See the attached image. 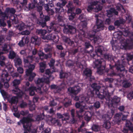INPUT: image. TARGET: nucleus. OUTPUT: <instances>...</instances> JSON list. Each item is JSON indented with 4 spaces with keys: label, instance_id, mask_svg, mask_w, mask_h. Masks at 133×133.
<instances>
[{
    "label": "nucleus",
    "instance_id": "f257e3e1",
    "mask_svg": "<svg viewBox=\"0 0 133 133\" xmlns=\"http://www.w3.org/2000/svg\"><path fill=\"white\" fill-rule=\"evenodd\" d=\"M95 17L96 19V24L93 28L92 31H90L88 33L85 34V32L83 30V29L86 27L87 23L85 22L87 20L86 17L84 14L81 15L79 17V19L80 20L81 22L78 26V28L79 30L78 36H80L79 34L81 32L82 34V35L83 36H85V37L89 39L90 40H93L95 43H97V41L98 40V38L95 37V34L96 32L100 30V22L99 20L98 19L99 16L98 15L96 14Z\"/></svg>",
    "mask_w": 133,
    "mask_h": 133
},
{
    "label": "nucleus",
    "instance_id": "f03ea898",
    "mask_svg": "<svg viewBox=\"0 0 133 133\" xmlns=\"http://www.w3.org/2000/svg\"><path fill=\"white\" fill-rule=\"evenodd\" d=\"M58 24L55 21H52L50 24V26L49 27H46L47 32L50 33L52 31L55 32H52L51 34L45 36H43L42 38L44 39H46L48 40H51L54 42L56 43L58 41L59 37L56 34V32H58L59 28L58 25L63 26H64L65 24L63 20V17L62 16L59 15L58 17Z\"/></svg>",
    "mask_w": 133,
    "mask_h": 133
},
{
    "label": "nucleus",
    "instance_id": "7ed1b4c3",
    "mask_svg": "<svg viewBox=\"0 0 133 133\" xmlns=\"http://www.w3.org/2000/svg\"><path fill=\"white\" fill-rule=\"evenodd\" d=\"M15 11V10L13 8H7L4 12H2L0 14V17L2 19L0 20V26H5L6 24L4 20L9 17L10 20L7 22L9 27L11 26V24L14 25L17 24L18 22V19L16 15H14Z\"/></svg>",
    "mask_w": 133,
    "mask_h": 133
},
{
    "label": "nucleus",
    "instance_id": "20e7f679",
    "mask_svg": "<svg viewBox=\"0 0 133 133\" xmlns=\"http://www.w3.org/2000/svg\"><path fill=\"white\" fill-rule=\"evenodd\" d=\"M34 58L33 56H29L26 58L24 59V66L25 68H28V69H26V75L29 76V81H32L36 76V74L32 72L34 69L35 66L34 64H31L30 63L34 60Z\"/></svg>",
    "mask_w": 133,
    "mask_h": 133
},
{
    "label": "nucleus",
    "instance_id": "39448f33",
    "mask_svg": "<svg viewBox=\"0 0 133 133\" xmlns=\"http://www.w3.org/2000/svg\"><path fill=\"white\" fill-rule=\"evenodd\" d=\"M117 34L119 36L128 37L125 41V43L123 46L125 49L128 48H132L133 47V32L131 33L129 30L124 29L122 31H120Z\"/></svg>",
    "mask_w": 133,
    "mask_h": 133
},
{
    "label": "nucleus",
    "instance_id": "423d86ee",
    "mask_svg": "<svg viewBox=\"0 0 133 133\" xmlns=\"http://www.w3.org/2000/svg\"><path fill=\"white\" fill-rule=\"evenodd\" d=\"M5 69L3 70L1 75V81L4 83V87L5 88H8L9 87L8 82L10 80V77L8 74V73L13 71L12 65H9L6 66Z\"/></svg>",
    "mask_w": 133,
    "mask_h": 133
},
{
    "label": "nucleus",
    "instance_id": "0eeeda50",
    "mask_svg": "<svg viewBox=\"0 0 133 133\" xmlns=\"http://www.w3.org/2000/svg\"><path fill=\"white\" fill-rule=\"evenodd\" d=\"M75 27V25L73 24L68 25L64 27L63 30V32L65 34H73L76 33V35H78V36H76V38H78L82 40V38L83 37H85L82 36V34H81V32L80 33V36H79L78 34L79 30L78 29V30H76Z\"/></svg>",
    "mask_w": 133,
    "mask_h": 133
},
{
    "label": "nucleus",
    "instance_id": "6e6552de",
    "mask_svg": "<svg viewBox=\"0 0 133 133\" xmlns=\"http://www.w3.org/2000/svg\"><path fill=\"white\" fill-rule=\"evenodd\" d=\"M37 81L36 82V83L38 87L37 88H36L34 86L33 84H31L30 87H28L30 85V84L28 82H26V86L25 88V91H29V92L30 95V96H32L35 94V91L40 94H42L41 88L40 87V85H39L37 84Z\"/></svg>",
    "mask_w": 133,
    "mask_h": 133
},
{
    "label": "nucleus",
    "instance_id": "1a4fd4ad",
    "mask_svg": "<svg viewBox=\"0 0 133 133\" xmlns=\"http://www.w3.org/2000/svg\"><path fill=\"white\" fill-rule=\"evenodd\" d=\"M102 96L100 94V96ZM100 98L101 99H103L104 100H105V102L108 103V105L109 108L116 107H117V104L119 102L120 99L117 96H114L111 100L109 97L107 98H106L105 97L103 96L102 98L101 97Z\"/></svg>",
    "mask_w": 133,
    "mask_h": 133
},
{
    "label": "nucleus",
    "instance_id": "9d476101",
    "mask_svg": "<svg viewBox=\"0 0 133 133\" xmlns=\"http://www.w3.org/2000/svg\"><path fill=\"white\" fill-rule=\"evenodd\" d=\"M28 119L24 117L20 120V121L18 122L17 123L18 125H20L21 123L23 124V127L24 129V133H35L37 132V129H34L32 131L31 130V127L29 126L28 125L26 124L27 121Z\"/></svg>",
    "mask_w": 133,
    "mask_h": 133
},
{
    "label": "nucleus",
    "instance_id": "9b49d317",
    "mask_svg": "<svg viewBox=\"0 0 133 133\" xmlns=\"http://www.w3.org/2000/svg\"><path fill=\"white\" fill-rule=\"evenodd\" d=\"M64 116L63 118L62 119L61 121L58 119H55L54 118H52L51 117L49 116V117L47 119H45L47 121H50L53 124H56L59 126L61 125V122L63 121H66L68 120L69 118V115L68 113H65L63 115Z\"/></svg>",
    "mask_w": 133,
    "mask_h": 133
},
{
    "label": "nucleus",
    "instance_id": "f8f14e48",
    "mask_svg": "<svg viewBox=\"0 0 133 133\" xmlns=\"http://www.w3.org/2000/svg\"><path fill=\"white\" fill-rule=\"evenodd\" d=\"M20 83V80H19L15 79L13 82L12 84L13 86L15 87V88L13 90V92L15 94H16L18 97H20L24 95V94L18 88L16 87L19 85Z\"/></svg>",
    "mask_w": 133,
    "mask_h": 133
},
{
    "label": "nucleus",
    "instance_id": "ddd939ff",
    "mask_svg": "<svg viewBox=\"0 0 133 133\" xmlns=\"http://www.w3.org/2000/svg\"><path fill=\"white\" fill-rule=\"evenodd\" d=\"M98 2L97 1H94L90 3V5H89L87 10L89 12L92 10L94 12H97L100 10V5L98 4Z\"/></svg>",
    "mask_w": 133,
    "mask_h": 133
},
{
    "label": "nucleus",
    "instance_id": "4468645a",
    "mask_svg": "<svg viewBox=\"0 0 133 133\" xmlns=\"http://www.w3.org/2000/svg\"><path fill=\"white\" fill-rule=\"evenodd\" d=\"M54 79V77L50 75L47 76L46 78L43 77L41 78H38L37 80V84L38 85H40L41 87H43L45 85L44 83L47 84L49 83L50 82V80H52Z\"/></svg>",
    "mask_w": 133,
    "mask_h": 133
},
{
    "label": "nucleus",
    "instance_id": "2eb2a0df",
    "mask_svg": "<svg viewBox=\"0 0 133 133\" xmlns=\"http://www.w3.org/2000/svg\"><path fill=\"white\" fill-rule=\"evenodd\" d=\"M84 102L82 103L81 102H76L75 104V106L77 108H80V109L79 111V113H77L78 115L80 117H82L83 116V115H81L80 114L83 112L84 111L85 109H86V105L88 103H91V102L89 101V102L87 103L85 102V101H84Z\"/></svg>",
    "mask_w": 133,
    "mask_h": 133
},
{
    "label": "nucleus",
    "instance_id": "dca6fc26",
    "mask_svg": "<svg viewBox=\"0 0 133 133\" xmlns=\"http://www.w3.org/2000/svg\"><path fill=\"white\" fill-rule=\"evenodd\" d=\"M66 84L69 85L67 82L65 83L64 81L60 85H57L55 84H52L50 86V87L51 89L54 90L55 93L59 92L62 89L66 87Z\"/></svg>",
    "mask_w": 133,
    "mask_h": 133
},
{
    "label": "nucleus",
    "instance_id": "f3484780",
    "mask_svg": "<svg viewBox=\"0 0 133 133\" xmlns=\"http://www.w3.org/2000/svg\"><path fill=\"white\" fill-rule=\"evenodd\" d=\"M115 66H112L111 67V68L112 69L113 68H115L116 69V72L118 74L124 70V65H122L119 61H118L117 63H115Z\"/></svg>",
    "mask_w": 133,
    "mask_h": 133
},
{
    "label": "nucleus",
    "instance_id": "a211bd4d",
    "mask_svg": "<svg viewBox=\"0 0 133 133\" xmlns=\"http://www.w3.org/2000/svg\"><path fill=\"white\" fill-rule=\"evenodd\" d=\"M81 90L80 87L78 85L69 87L68 89V91L69 92L75 95H76L78 94Z\"/></svg>",
    "mask_w": 133,
    "mask_h": 133
},
{
    "label": "nucleus",
    "instance_id": "6ab92c4d",
    "mask_svg": "<svg viewBox=\"0 0 133 133\" xmlns=\"http://www.w3.org/2000/svg\"><path fill=\"white\" fill-rule=\"evenodd\" d=\"M74 100L76 101H79L80 102L82 103L84 102V101H85V102L87 103L89 102V98L88 96L86 97L83 95H81L79 97L77 96H76L74 98Z\"/></svg>",
    "mask_w": 133,
    "mask_h": 133
},
{
    "label": "nucleus",
    "instance_id": "aec40b11",
    "mask_svg": "<svg viewBox=\"0 0 133 133\" xmlns=\"http://www.w3.org/2000/svg\"><path fill=\"white\" fill-rule=\"evenodd\" d=\"M4 39V38L3 36H0V47H2L1 46V43ZM2 47V50L5 51L6 52H8L11 49L10 46L9 45L6 44H4Z\"/></svg>",
    "mask_w": 133,
    "mask_h": 133
},
{
    "label": "nucleus",
    "instance_id": "412c9836",
    "mask_svg": "<svg viewBox=\"0 0 133 133\" xmlns=\"http://www.w3.org/2000/svg\"><path fill=\"white\" fill-rule=\"evenodd\" d=\"M122 115V113L116 114L115 116L114 119L113 120L112 122V124L114 125L116 124L119 125L121 121V115Z\"/></svg>",
    "mask_w": 133,
    "mask_h": 133
},
{
    "label": "nucleus",
    "instance_id": "4be33fe9",
    "mask_svg": "<svg viewBox=\"0 0 133 133\" xmlns=\"http://www.w3.org/2000/svg\"><path fill=\"white\" fill-rule=\"evenodd\" d=\"M62 38L63 41L65 43L70 45L74 46L77 45V44L76 43H75L73 41L71 40L69 38L63 36H62Z\"/></svg>",
    "mask_w": 133,
    "mask_h": 133
},
{
    "label": "nucleus",
    "instance_id": "5701e85b",
    "mask_svg": "<svg viewBox=\"0 0 133 133\" xmlns=\"http://www.w3.org/2000/svg\"><path fill=\"white\" fill-rule=\"evenodd\" d=\"M100 75L103 74L104 72H108V70L105 69V61L102 59H100Z\"/></svg>",
    "mask_w": 133,
    "mask_h": 133
},
{
    "label": "nucleus",
    "instance_id": "b1692460",
    "mask_svg": "<svg viewBox=\"0 0 133 133\" xmlns=\"http://www.w3.org/2000/svg\"><path fill=\"white\" fill-rule=\"evenodd\" d=\"M32 23L30 22L27 25H25L22 22L20 23L18 25L15 26L16 28L18 29L19 31H22L25 28H26L27 27L30 26L32 25Z\"/></svg>",
    "mask_w": 133,
    "mask_h": 133
},
{
    "label": "nucleus",
    "instance_id": "393cba45",
    "mask_svg": "<svg viewBox=\"0 0 133 133\" xmlns=\"http://www.w3.org/2000/svg\"><path fill=\"white\" fill-rule=\"evenodd\" d=\"M29 42V37H24L22 38L21 40L18 43V45L20 47L23 46L25 44L28 43Z\"/></svg>",
    "mask_w": 133,
    "mask_h": 133
},
{
    "label": "nucleus",
    "instance_id": "a878e982",
    "mask_svg": "<svg viewBox=\"0 0 133 133\" xmlns=\"http://www.w3.org/2000/svg\"><path fill=\"white\" fill-rule=\"evenodd\" d=\"M91 87L93 88V90L95 91L96 94L97 95L98 98H100V87L95 83L92 84L91 86Z\"/></svg>",
    "mask_w": 133,
    "mask_h": 133
},
{
    "label": "nucleus",
    "instance_id": "bb28decb",
    "mask_svg": "<svg viewBox=\"0 0 133 133\" xmlns=\"http://www.w3.org/2000/svg\"><path fill=\"white\" fill-rule=\"evenodd\" d=\"M118 14V12L114 8H111L110 10H107V15L109 17L112 16L114 14L117 15Z\"/></svg>",
    "mask_w": 133,
    "mask_h": 133
},
{
    "label": "nucleus",
    "instance_id": "cd10ccee",
    "mask_svg": "<svg viewBox=\"0 0 133 133\" xmlns=\"http://www.w3.org/2000/svg\"><path fill=\"white\" fill-rule=\"evenodd\" d=\"M37 2L36 0H34L31 3L29 4L28 8L26 6L24 8L25 11H27L31 9L35 8L37 4Z\"/></svg>",
    "mask_w": 133,
    "mask_h": 133
},
{
    "label": "nucleus",
    "instance_id": "c85d7f7f",
    "mask_svg": "<svg viewBox=\"0 0 133 133\" xmlns=\"http://www.w3.org/2000/svg\"><path fill=\"white\" fill-rule=\"evenodd\" d=\"M38 54L40 58L42 60L44 58L47 59L51 57V55L50 54H44V53L41 51L38 52Z\"/></svg>",
    "mask_w": 133,
    "mask_h": 133
},
{
    "label": "nucleus",
    "instance_id": "c756f323",
    "mask_svg": "<svg viewBox=\"0 0 133 133\" xmlns=\"http://www.w3.org/2000/svg\"><path fill=\"white\" fill-rule=\"evenodd\" d=\"M31 42L36 45H39L41 43V39L37 36H32L31 38Z\"/></svg>",
    "mask_w": 133,
    "mask_h": 133
},
{
    "label": "nucleus",
    "instance_id": "7c9ffc66",
    "mask_svg": "<svg viewBox=\"0 0 133 133\" xmlns=\"http://www.w3.org/2000/svg\"><path fill=\"white\" fill-rule=\"evenodd\" d=\"M27 117H25L27 118L28 120L27 121L26 124L28 125L29 126L31 127V130L32 131L34 129H33V128L31 126L30 122L33 121V120L31 118L33 116V115L32 114H28Z\"/></svg>",
    "mask_w": 133,
    "mask_h": 133
},
{
    "label": "nucleus",
    "instance_id": "2f4dec72",
    "mask_svg": "<svg viewBox=\"0 0 133 133\" xmlns=\"http://www.w3.org/2000/svg\"><path fill=\"white\" fill-rule=\"evenodd\" d=\"M93 67L95 69H97V72L99 74L100 72V61L99 59L96 60L95 62H94Z\"/></svg>",
    "mask_w": 133,
    "mask_h": 133
},
{
    "label": "nucleus",
    "instance_id": "473e14b6",
    "mask_svg": "<svg viewBox=\"0 0 133 133\" xmlns=\"http://www.w3.org/2000/svg\"><path fill=\"white\" fill-rule=\"evenodd\" d=\"M7 100L9 103H11V105L13 104H16L18 102V99L17 97L15 96H13L11 98H8Z\"/></svg>",
    "mask_w": 133,
    "mask_h": 133
},
{
    "label": "nucleus",
    "instance_id": "72a5a7b5",
    "mask_svg": "<svg viewBox=\"0 0 133 133\" xmlns=\"http://www.w3.org/2000/svg\"><path fill=\"white\" fill-rule=\"evenodd\" d=\"M84 119L87 121H89L91 116V113L89 111H86L84 114Z\"/></svg>",
    "mask_w": 133,
    "mask_h": 133
},
{
    "label": "nucleus",
    "instance_id": "f704fd0d",
    "mask_svg": "<svg viewBox=\"0 0 133 133\" xmlns=\"http://www.w3.org/2000/svg\"><path fill=\"white\" fill-rule=\"evenodd\" d=\"M47 31L46 30L44 29H37L36 30V33L42 36V38L43 36H44L46 33Z\"/></svg>",
    "mask_w": 133,
    "mask_h": 133
},
{
    "label": "nucleus",
    "instance_id": "c9c22d12",
    "mask_svg": "<svg viewBox=\"0 0 133 133\" xmlns=\"http://www.w3.org/2000/svg\"><path fill=\"white\" fill-rule=\"evenodd\" d=\"M44 8L45 10L47 11L48 14L50 15H52L54 12L52 9L49 8V5L48 4L44 5Z\"/></svg>",
    "mask_w": 133,
    "mask_h": 133
},
{
    "label": "nucleus",
    "instance_id": "e433bc0d",
    "mask_svg": "<svg viewBox=\"0 0 133 133\" xmlns=\"http://www.w3.org/2000/svg\"><path fill=\"white\" fill-rule=\"evenodd\" d=\"M68 13H70V15H69V20H72L74 18L76 15V14L72 12V9H69L68 11Z\"/></svg>",
    "mask_w": 133,
    "mask_h": 133
},
{
    "label": "nucleus",
    "instance_id": "4c0bfd02",
    "mask_svg": "<svg viewBox=\"0 0 133 133\" xmlns=\"http://www.w3.org/2000/svg\"><path fill=\"white\" fill-rule=\"evenodd\" d=\"M125 22V21L124 19L121 18L116 21L115 22L114 24L115 25L118 26L120 25L121 24H124Z\"/></svg>",
    "mask_w": 133,
    "mask_h": 133
},
{
    "label": "nucleus",
    "instance_id": "58836bf2",
    "mask_svg": "<svg viewBox=\"0 0 133 133\" xmlns=\"http://www.w3.org/2000/svg\"><path fill=\"white\" fill-rule=\"evenodd\" d=\"M125 125L128 129L131 132H133V125L129 121L127 120L126 121Z\"/></svg>",
    "mask_w": 133,
    "mask_h": 133
},
{
    "label": "nucleus",
    "instance_id": "ea45409f",
    "mask_svg": "<svg viewBox=\"0 0 133 133\" xmlns=\"http://www.w3.org/2000/svg\"><path fill=\"white\" fill-rule=\"evenodd\" d=\"M91 74V70L88 68H86L83 71V75L86 77L90 76Z\"/></svg>",
    "mask_w": 133,
    "mask_h": 133
},
{
    "label": "nucleus",
    "instance_id": "a19ab883",
    "mask_svg": "<svg viewBox=\"0 0 133 133\" xmlns=\"http://www.w3.org/2000/svg\"><path fill=\"white\" fill-rule=\"evenodd\" d=\"M95 51L96 53V54H94L92 53H91L90 54L91 56L94 58H94L95 57L99 56L98 54L100 53V48L99 47H96Z\"/></svg>",
    "mask_w": 133,
    "mask_h": 133
},
{
    "label": "nucleus",
    "instance_id": "79ce46f5",
    "mask_svg": "<svg viewBox=\"0 0 133 133\" xmlns=\"http://www.w3.org/2000/svg\"><path fill=\"white\" fill-rule=\"evenodd\" d=\"M53 70H52L50 69V70L49 69H47L45 71V74L46 75H48V76H50L51 74L53 72H56L58 70L56 69H55L54 67H53Z\"/></svg>",
    "mask_w": 133,
    "mask_h": 133
},
{
    "label": "nucleus",
    "instance_id": "37998d69",
    "mask_svg": "<svg viewBox=\"0 0 133 133\" xmlns=\"http://www.w3.org/2000/svg\"><path fill=\"white\" fill-rule=\"evenodd\" d=\"M131 84L130 82L127 80H124L122 82V85L123 87L127 88L130 87Z\"/></svg>",
    "mask_w": 133,
    "mask_h": 133
},
{
    "label": "nucleus",
    "instance_id": "c03bdc74",
    "mask_svg": "<svg viewBox=\"0 0 133 133\" xmlns=\"http://www.w3.org/2000/svg\"><path fill=\"white\" fill-rule=\"evenodd\" d=\"M40 66V71L42 73L44 71L46 67L45 64L43 62H41L39 63Z\"/></svg>",
    "mask_w": 133,
    "mask_h": 133
},
{
    "label": "nucleus",
    "instance_id": "a18cd8bd",
    "mask_svg": "<svg viewBox=\"0 0 133 133\" xmlns=\"http://www.w3.org/2000/svg\"><path fill=\"white\" fill-rule=\"evenodd\" d=\"M102 126L107 129H109L111 127V123L108 121H106L104 122V123L102 125Z\"/></svg>",
    "mask_w": 133,
    "mask_h": 133
},
{
    "label": "nucleus",
    "instance_id": "49530a36",
    "mask_svg": "<svg viewBox=\"0 0 133 133\" xmlns=\"http://www.w3.org/2000/svg\"><path fill=\"white\" fill-rule=\"evenodd\" d=\"M28 104L30 110L32 111L35 110V105L34 103L30 101L29 100Z\"/></svg>",
    "mask_w": 133,
    "mask_h": 133
},
{
    "label": "nucleus",
    "instance_id": "de8ad7c7",
    "mask_svg": "<svg viewBox=\"0 0 133 133\" xmlns=\"http://www.w3.org/2000/svg\"><path fill=\"white\" fill-rule=\"evenodd\" d=\"M45 116L44 113H43L42 114L37 115L36 118V120L39 121L43 119L44 118Z\"/></svg>",
    "mask_w": 133,
    "mask_h": 133
},
{
    "label": "nucleus",
    "instance_id": "09e8293b",
    "mask_svg": "<svg viewBox=\"0 0 133 133\" xmlns=\"http://www.w3.org/2000/svg\"><path fill=\"white\" fill-rule=\"evenodd\" d=\"M0 92L4 99H5L8 98V95L7 92L3 90H1Z\"/></svg>",
    "mask_w": 133,
    "mask_h": 133
},
{
    "label": "nucleus",
    "instance_id": "8fccbe9b",
    "mask_svg": "<svg viewBox=\"0 0 133 133\" xmlns=\"http://www.w3.org/2000/svg\"><path fill=\"white\" fill-rule=\"evenodd\" d=\"M15 64L16 66L19 65L22 63V60L19 58H15Z\"/></svg>",
    "mask_w": 133,
    "mask_h": 133
},
{
    "label": "nucleus",
    "instance_id": "3c124183",
    "mask_svg": "<svg viewBox=\"0 0 133 133\" xmlns=\"http://www.w3.org/2000/svg\"><path fill=\"white\" fill-rule=\"evenodd\" d=\"M44 50L45 52L49 53L48 54H50L51 55L52 52V48L50 46L46 47L44 48Z\"/></svg>",
    "mask_w": 133,
    "mask_h": 133
},
{
    "label": "nucleus",
    "instance_id": "603ef678",
    "mask_svg": "<svg viewBox=\"0 0 133 133\" xmlns=\"http://www.w3.org/2000/svg\"><path fill=\"white\" fill-rule=\"evenodd\" d=\"M94 107H95L96 108H98L100 107V103L99 102H97L95 103L94 104V106L91 105L89 107V108L91 110Z\"/></svg>",
    "mask_w": 133,
    "mask_h": 133
},
{
    "label": "nucleus",
    "instance_id": "864d4df0",
    "mask_svg": "<svg viewBox=\"0 0 133 133\" xmlns=\"http://www.w3.org/2000/svg\"><path fill=\"white\" fill-rule=\"evenodd\" d=\"M103 56L104 57V58L106 59L110 60L112 59L113 61H114V59L113 58L112 56L110 55L107 54H104L103 55Z\"/></svg>",
    "mask_w": 133,
    "mask_h": 133
},
{
    "label": "nucleus",
    "instance_id": "5fc2aeb1",
    "mask_svg": "<svg viewBox=\"0 0 133 133\" xmlns=\"http://www.w3.org/2000/svg\"><path fill=\"white\" fill-rule=\"evenodd\" d=\"M16 54L15 52L12 51H10L9 55V58L12 59L14 58L15 57Z\"/></svg>",
    "mask_w": 133,
    "mask_h": 133
},
{
    "label": "nucleus",
    "instance_id": "6e6d98bb",
    "mask_svg": "<svg viewBox=\"0 0 133 133\" xmlns=\"http://www.w3.org/2000/svg\"><path fill=\"white\" fill-rule=\"evenodd\" d=\"M126 58L128 61L131 60L133 58V55L130 54H125Z\"/></svg>",
    "mask_w": 133,
    "mask_h": 133
},
{
    "label": "nucleus",
    "instance_id": "4d7b16f0",
    "mask_svg": "<svg viewBox=\"0 0 133 133\" xmlns=\"http://www.w3.org/2000/svg\"><path fill=\"white\" fill-rule=\"evenodd\" d=\"M75 110L73 109H71V114L72 117V119L71 121V123H74L75 121V119L74 118L75 117Z\"/></svg>",
    "mask_w": 133,
    "mask_h": 133
},
{
    "label": "nucleus",
    "instance_id": "13d9d810",
    "mask_svg": "<svg viewBox=\"0 0 133 133\" xmlns=\"http://www.w3.org/2000/svg\"><path fill=\"white\" fill-rule=\"evenodd\" d=\"M59 75L60 77L61 78H67L68 76V75L67 73H63L62 71L60 72Z\"/></svg>",
    "mask_w": 133,
    "mask_h": 133
},
{
    "label": "nucleus",
    "instance_id": "bf43d9fd",
    "mask_svg": "<svg viewBox=\"0 0 133 133\" xmlns=\"http://www.w3.org/2000/svg\"><path fill=\"white\" fill-rule=\"evenodd\" d=\"M74 64V62L70 60H68L67 61L66 63V65L69 67L72 66Z\"/></svg>",
    "mask_w": 133,
    "mask_h": 133
},
{
    "label": "nucleus",
    "instance_id": "052dcab7",
    "mask_svg": "<svg viewBox=\"0 0 133 133\" xmlns=\"http://www.w3.org/2000/svg\"><path fill=\"white\" fill-rule=\"evenodd\" d=\"M55 9L56 13L63 12L64 11V10L63 7H60L59 8H55Z\"/></svg>",
    "mask_w": 133,
    "mask_h": 133
},
{
    "label": "nucleus",
    "instance_id": "680f3d73",
    "mask_svg": "<svg viewBox=\"0 0 133 133\" xmlns=\"http://www.w3.org/2000/svg\"><path fill=\"white\" fill-rule=\"evenodd\" d=\"M92 130L95 131H97L98 130L99 127L97 125L94 124L91 128Z\"/></svg>",
    "mask_w": 133,
    "mask_h": 133
},
{
    "label": "nucleus",
    "instance_id": "e2e57ef3",
    "mask_svg": "<svg viewBox=\"0 0 133 133\" xmlns=\"http://www.w3.org/2000/svg\"><path fill=\"white\" fill-rule=\"evenodd\" d=\"M125 17L128 23H129L131 21V17L129 15L127 14Z\"/></svg>",
    "mask_w": 133,
    "mask_h": 133
},
{
    "label": "nucleus",
    "instance_id": "0e129e2a",
    "mask_svg": "<svg viewBox=\"0 0 133 133\" xmlns=\"http://www.w3.org/2000/svg\"><path fill=\"white\" fill-rule=\"evenodd\" d=\"M127 98L131 100L133 98V92H130L127 95Z\"/></svg>",
    "mask_w": 133,
    "mask_h": 133
},
{
    "label": "nucleus",
    "instance_id": "69168bd1",
    "mask_svg": "<svg viewBox=\"0 0 133 133\" xmlns=\"http://www.w3.org/2000/svg\"><path fill=\"white\" fill-rule=\"evenodd\" d=\"M27 105V104L25 102H23L20 104V106L21 108H24L26 107Z\"/></svg>",
    "mask_w": 133,
    "mask_h": 133
},
{
    "label": "nucleus",
    "instance_id": "338daca9",
    "mask_svg": "<svg viewBox=\"0 0 133 133\" xmlns=\"http://www.w3.org/2000/svg\"><path fill=\"white\" fill-rule=\"evenodd\" d=\"M12 107V108L11 109V110L13 112H16L18 110L17 107V106L15 105H12L11 106V107Z\"/></svg>",
    "mask_w": 133,
    "mask_h": 133
},
{
    "label": "nucleus",
    "instance_id": "774afa93",
    "mask_svg": "<svg viewBox=\"0 0 133 133\" xmlns=\"http://www.w3.org/2000/svg\"><path fill=\"white\" fill-rule=\"evenodd\" d=\"M71 104V101L70 99L69 100L68 102H66L64 103V105L65 107H67Z\"/></svg>",
    "mask_w": 133,
    "mask_h": 133
}]
</instances>
